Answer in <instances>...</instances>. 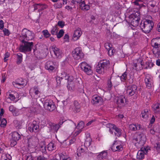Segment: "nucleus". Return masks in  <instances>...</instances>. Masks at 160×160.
<instances>
[{
  "instance_id": "f257e3e1",
  "label": "nucleus",
  "mask_w": 160,
  "mask_h": 160,
  "mask_svg": "<svg viewBox=\"0 0 160 160\" xmlns=\"http://www.w3.org/2000/svg\"><path fill=\"white\" fill-rule=\"evenodd\" d=\"M146 137L143 133L138 132H136L132 139V142L138 148H140L144 145L146 141Z\"/></svg>"
},
{
  "instance_id": "f03ea898",
  "label": "nucleus",
  "mask_w": 160,
  "mask_h": 160,
  "mask_svg": "<svg viewBox=\"0 0 160 160\" xmlns=\"http://www.w3.org/2000/svg\"><path fill=\"white\" fill-rule=\"evenodd\" d=\"M154 26L152 21H141L140 27L143 32L146 33H149Z\"/></svg>"
},
{
  "instance_id": "7ed1b4c3",
  "label": "nucleus",
  "mask_w": 160,
  "mask_h": 160,
  "mask_svg": "<svg viewBox=\"0 0 160 160\" xmlns=\"http://www.w3.org/2000/svg\"><path fill=\"white\" fill-rule=\"evenodd\" d=\"M21 42L22 44L19 47V51L22 52H30L33 46V43L32 42L26 41L24 40H22Z\"/></svg>"
},
{
  "instance_id": "20e7f679",
  "label": "nucleus",
  "mask_w": 160,
  "mask_h": 160,
  "mask_svg": "<svg viewBox=\"0 0 160 160\" xmlns=\"http://www.w3.org/2000/svg\"><path fill=\"white\" fill-rule=\"evenodd\" d=\"M109 61L106 59L100 61L95 68L96 72L99 74L104 73V70L109 66Z\"/></svg>"
},
{
  "instance_id": "39448f33",
  "label": "nucleus",
  "mask_w": 160,
  "mask_h": 160,
  "mask_svg": "<svg viewBox=\"0 0 160 160\" xmlns=\"http://www.w3.org/2000/svg\"><path fill=\"white\" fill-rule=\"evenodd\" d=\"M34 36L33 32L25 28L22 30L20 38L23 39L22 40L29 41L32 40L34 38Z\"/></svg>"
},
{
  "instance_id": "423d86ee",
  "label": "nucleus",
  "mask_w": 160,
  "mask_h": 160,
  "mask_svg": "<svg viewBox=\"0 0 160 160\" xmlns=\"http://www.w3.org/2000/svg\"><path fill=\"white\" fill-rule=\"evenodd\" d=\"M44 108L49 111H52L56 108L54 102L50 99L45 100L43 103Z\"/></svg>"
},
{
  "instance_id": "0eeeda50",
  "label": "nucleus",
  "mask_w": 160,
  "mask_h": 160,
  "mask_svg": "<svg viewBox=\"0 0 160 160\" xmlns=\"http://www.w3.org/2000/svg\"><path fill=\"white\" fill-rule=\"evenodd\" d=\"M150 148L149 147L144 146L141 148V150H139L137 154V158L139 160L144 158V154H147L149 150H150Z\"/></svg>"
},
{
  "instance_id": "6e6552de",
  "label": "nucleus",
  "mask_w": 160,
  "mask_h": 160,
  "mask_svg": "<svg viewBox=\"0 0 160 160\" xmlns=\"http://www.w3.org/2000/svg\"><path fill=\"white\" fill-rule=\"evenodd\" d=\"M126 91L127 95L129 97L136 95L138 93L137 87L134 84L129 85L127 87Z\"/></svg>"
},
{
  "instance_id": "1a4fd4ad",
  "label": "nucleus",
  "mask_w": 160,
  "mask_h": 160,
  "mask_svg": "<svg viewBox=\"0 0 160 160\" xmlns=\"http://www.w3.org/2000/svg\"><path fill=\"white\" fill-rule=\"evenodd\" d=\"M72 55L75 59L79 60L83 57L84 54L79 48H76L72 52Z\"/></svg>"
},
{
  "instance_id": "9d476101",
  "label": "nucleus",
  "mask_w": 160,
  "mask_h": 160,
  "mask_svg": "<svg viewBox=\"0 0 160 160\" xmlns=\"http://www.w3.org/2000/svg\"><path fill=\"white\" fill-rule=\"evenodd\" d=\"M80 67L82 70L88 75H91L92 73V71L91 69V67L85 62H82L81 63Z\"/></svg>"
},
{
  "instance_id": "9b49d317",
  "label": "nucleus",
  "mask_w": 160,
  "mask_h": 160,
  "mask_svg": "<svg viewBox=\"0 0 160 160\" xmlns=\"http://www.w3.org/2000/svg\"><path fill=\"white\" fill-rule=\"evenodd\" d=\"M142 60L140 58L135 60L133 61L132 68L135 70H138L142 69Z\"/></svg>"
},
{
  "instance_id": "f8f14e48",
  "label": "nucleus",
  "mask_w": 160,
  "mask_h": 160,
  "mask_svg": "<svg viewBox=\"0 0 160 160\" xmlns=\"http://www.w3.org/2000/svg\"><path fill=\"white\" fill-rule=\"evenodd\" d=\"M28 126V130L30 132H36L38 131L39 126L36 121H33L32 123L29 124Z\"/></svg>"
},
{
  "instance_id": "ddd939ff",
  "label": "nucleus",
  "mask_w": 160,
  "mask_h": 160,
  "mask_svg": "<svg viewBox=\"0 0 160 160\" xmlns=\"http://www.w3.org/2000/svg\"><path fill=\"white\" fill-rule=\"evenodd\" d=\"M54 62L51 61L47 62L45 64V68L48 70L49 72H52L55 71L56 68V65Z\"/></svg>"
},
{
  "instance_id": "4468645a",
  "label": "nucleus",
  "mask_w": 160,
  "mask_h": 160,
  "mask_svg": "<svg viewBox=\"0 0 160 160\" xmlns=\"http://www.w3.org/2000/svg\"><path fill=\"white\" fill-rule=\"evenodd\" d=\"M51 49L53 51L56 58L60 59L62 58V52L59 48L54 45L52 46Z\"/></svg>"
},
{
  "instance_id": "2eb2a0df",
  "label": "nucleus",
  "mask_w": 160,
  "mask_h": 160,
  "mask_svg": "<svg viewBox=\"0 0 160 160\" xmlns=\"http://www.w3.org/2000/svg\"><path fill=\"white\" fill-rule=\"evenodd\" d=\"M117 102L119 107H124L127 104L125 96L121 95L118 97Z\"/></svg>"
},
{
  "instance_id": "dca6fc26",
  "label": "nucleus",
  "mask_w": 160,
  "mask_h": 160,
  "mask_svg": "<svg viewBox=\"0 0 160 160\" xmlns=\"http://www.w3.org/2000/svg\"><path fill=\"white\" fill-rule=\"evenodd\" d=\"M38 139L34 137L30 138L28 139V146L32 148H35L38 144Z\"/></svg>"
},
{
  "instance_id": "f3484780",
  "label": "nucleus",
  "mask_w": 160,
  "mask_h": 160,
  "mask_svg": "<svg viewBox=\"0 0 160 160\" xmlns=\"http://www.w3.org/2000/svg\"><path fill=\"white\" fill-rule=\"evenodd\" d=\"M12 84L15 87L18 88L22 87L26 84L25 81H24L22 78L17 79L15 82H13Z\"/></svg>"
},
{
  "instance_id": "a211bd4d",
  "label": "nucleus",
  "mask_w": 160,
  "mask_h": 160,
  "mask_svg": "<svg viewBox=\"0 0 160 160\" xmlns=\"http://www.w3.org/2000/svg\"><path fill=\"white\" fill-rule=\"evenodd\" d=\"M91 102L93 105L101 104L102 102V99L101 97L97 95H93L92 97V101Z\"/></svg>"
},
{
  "instance_id": "6ab92c4d",
  "label": "nucleus",
  "mask_w": 160,
  "mask_h": 160,
  "mask_svg": "<svg viewBox=\"0 0 160 160\" xmlns=\"http://www.w3.org/2000/svg\"><path fill=\"white\" fill-rule=\"evenodd\" d=\"M111 149L113 152H120L123 149L122 145L119 144L117 142H115L112 145Z\"/></svg>"
},
{
  "instance_id": "aec40b11",
  "label": "nucleus",
  "mask_w": 160,
  "mask_h": 160,
  "mask_svg": "<svg viewBox=\"0 0 160 160\" xmlns=\"http://www.w3.org/2000/svg\"><path fill=\"white\" fill-rule=\"evenodd\" d=\"M49 126V128H50V130L51 132H57L58 130L59 129L60 126L59 125L55 124L54 123H52L51 122H49L48 123Z\"/></svg>"
},
{
  "instance_id": "412c9836",
  "label": "nucleus",
  "mask_w": 160,
  "mask_h": 160,
  "mask_svg": "<svg viewBox=\"0 0 160 160\" xmlns=\"http://www.w3.org/2000/svg\"><path fill=\"white\" fill-rule=\"evenodd\" d=\"M30 93L31 94V97H32V95H35L36 98H37L39 97L40 95V92L38 90V89L36 87H34L33 88H31L30 90Z\"/></svg>"
},
{
  "instance_id": "4be33fe9",
  "label": "nucleus",
  "mask_w": 160,
  "mask_h": 160,
  "mask_svg": "<svg viewBox=\"0 0 160 160\" xmlns=\"http://www.w3.org/2000/svg\"><path fill=\"white\" fill-rule=\"evenodd\" d=\"M129 128L130 130L133 131H138L142 129L141 125L138 123L130 124L129 126Z\"/></svg>"
},
{
  "instance_id": "5701e85b",
  "label": "nucleus",
  "mask_w": 160,
  "mask_h": 160,
  "mask_svg": "<svg viewBox=\"0 0 160 160\" xmlns=\"http://www.w3.org/2000/svg\"><path fill=\"white\" fill-rule=\"evenodd\" d=\"M146 86L149 88L151 87V84L152 82V79L150 75L147 74L144 79Z\"/></svg>"
},
{
  "instance_id": "b1692460",
  "label": "nucleus",
  "mask_w": 160,
  "mask_h": 160,
  "mask_svg": "<svg viewBox=\"0 0 160 160\" xmlns=\"http://www.w3.org/2000/svg\"><path fill=\"white\" fill-rule=\"evenodd\" d=\"M82 34L81 29L79 28L74 31L72 38L74 40H76L80 37Z\"/></svg>"
},
{
  "instance_id": "393cba45",
  "label": "nucleus",
  "mask_w": 160,
  "mask_h": 160,
  "mask_svg": "<svg viewBox=\"0 0 160 160\" xmlns=\"http://www.w3.org/2000/svg\"><path fill=\"white\" fill-rule=\"evenodd\" d=\"M152 108L153 111L155 113H158L160 112V103H156L152 105Z\"/></svg>"
},
{
  "instance_id": "a878e982",
  "label": "nucleus",
  "mask_w": 160,
  "mask_h": 160,
  "mask_svg": "<svg viewBox=\"0 0 160 160\" xmlns=\"http://www.w3.org/2000/svg\"><path fill=\"white\" fill-rule=\"evenodd\" d=\"M90 7L89 5L88 4H86L84 1H82L80 5V8L82 10L86 11L89 10Z\"/></svg>"
},
{
  "instance_id": "bb28decb",
  "label": "nucleus",
  "mask_w": 160,
  "mask_h": 160,
  "mask_svg": "<svg viewBox=\"0 0 160 160\" xmlns=\"http://www.w3.org/2000/svg\"><path fill=\"white\" fill-rule=\"evenodd\" d=\"M72 80V78L70 79L69 82H68V85L67 86V88L70 90H73L75 88V83Z\"/></svg>"
},
{
  "instance_id": "cd10ccee",
  "label": "nucleus",
  "mask_w": 160,
  "mask_h": 160,
  "mask_svg": "<svg viewBox=\"0 0 160 160\" xmlns=\"http://www.w3.org/2000/svg\"><path fill=\"white\" fill-rule=\"evenodd\" d=\"M12 139L15 140H18L21 138V135L17 132H14L12 133Z\"/></svg>"
},
{
  "instance_id": "c85d7f7f",
  "label": "nucleus",
  "mask_w": 160,
  "mask_h": 160,
  "mask_svg": "<svg viewBox=\"0 0 160 160\" xmlns=\"http://www.w3.org/2000/svg\"><path fill=\"white\" fill-rule=\"evenodd\" d=\"M152 51L155 57L160 58V50L159 48H153Z\"/></svg>"
},
{
  "instance_id": "c756f323",
  "label": "nucleus",
  "mask_w": 160,
  "mask_h": 160,
  "mask_svg": "<svg viewBox=\"0 0 160 160\" xmlns=\"http://www.w3.org/2000/svg\"><path fill=\"white\" fill-rule=\"evenodd\" d=\"M47 148L49 151H52L56 149V145L54 143L51 142L47 145Z\"/></svg>"
},
{
  "instance_id": "7c9ffc66",
  "label": "nucleus",
  "mask_w": 160,
  "mask_h": 160,
  "mask_svg": "<svg viewBox=\"0 0 160 160\" xmlns=\"http://www.w3.org/2000/svg\"><path fill=\"white\" fill-rule=\"evenodd\" d=\"M61 79H65L66 80H68L69 82L70 79L72 77H70L68 74H67L65 72H63L61 73V77H60Z\"/></svg>"
},
{
  "instance_id": "2f4dec72",
  "label": "nucleus",
  "mask_w": 160,
  "mask_h": 160,
  "mask_svg": "<svg viewBox=\"0 0 160 160\" xmlns=\"http://www.w3.org/2000/svg\"><path fill=\"white\" fill-rule=\"evenodd\" d=\"M40 150L43 153H46V149L45 143L43 142H41L40 144Z\"/></svg>"
},
{
  "instance_id": "473e14b6",
  "label": "nucleus",
  "mask_w": 160,
  "mask_h": 160,
  "mask_svg": "<svg viewBox=\"0 0 160 160\" xmlns=\"http://www.w3.org/2000/svg\"><path fill=\"white\" fill-rule=\"evenodd\" d=\"M156 2L155 1H152V2H150L149 3V5L151 6L152 8V12H156V8L157 7V6L156 5Z\"/></svg>"
},
{
  "instance_id": "72a5a7b5",
  "label": "nucleus",
  "mask_w": 160,
  "mask_h": 160,
  "mask_svg": "<svg viewBox=\"0 0 160 160\" xmlns=\"http://www.w3.org/2000/svg\"><path fill=\"white\" fill-rule=\"evenodd\" d=\"M60 160H66L70 158L68 155L65 153H60L59 154Z\"/></svg>"
},
{
  "instance_id": "f704fd0d",
  "label": "nucleus",
  "mask_w": 160,
  "mask_h": 160,
  "mask_svg": "<svg viewBox=\"0 0 160 160\" xmlns=\"http://www.w3.org/2000/svg\"><path fill=\"white\" fill-rule=\"evenodd\" d=\"M96 149L95 147H93L91 146L90 148V150L91 151L93 152H89L88 153V157H92L95 154L97 153V152H95V151Z\"/></svg>"
},
{
  "instance_id": "c9c22d12",
  "label": "nucleus",
  "mask_w": 160,
  "mask_h": 160,
  "mask_svg": "<svg viewBox=\"0 0 160 160\" xmlns=\"http://www.w3.org/2000/svg\"><path fill=\"white\" fill-rule=\"evenodd\" d=\"M92 140V139L90 137V135H89V136L87 137L85 140L84 143V145L86 146V147L89 146L91 145Z\"/></svg>"
},
{
  "instance_id": "e433bc0d",
  "label": "nucleus",
  "mask_w": 160,
  "mask_h": 160,
  "mask_svg": "<svg viewBox=\"0 0 160 160\" xmlns=\"http://www.w3.org/2000/svg\"><path fill=\"white\" fill-rule=\"evenodd\" d=\"M113 129V130H114L116 132V133H115V134L116 136H117L118 137H119L122 134V130L120 128H118L115 125Z\"/></svg>"
},
{
  "instance_id": "4c0bfd02",
  "label": "nucleus",
  "mask_w": 160,
  "mask_h": 160,
  "mask_svg": "<svg viewBox=\"0 0 160 160\" xmlns=\"http://www.w3.org/2000/svg\"><path fill=\"white\" fill-rule=\"evenodd\" d=\"M149 114L148 110L147 109H145L142 112V117L143 118L147 119L148 117Z\"/></svg>"
},
{
  "instance_id": "58836bf2",
  "label": "nucleus",
  "mask_w": 160,
  "mask_h": 160,
  "mask_svg": "<svg viewBox=\"0 0 160 160\" xmlns=\"http://www.w3.org/2000/svg\"><path fill=\"white\" fill-rule=\"evenodd\" d=\"M74 105L75 107L74 109L76 112H79L80 111V106L78 102L76 101H74Z\"/></svg>"
},
{
  "instance_id": "ea45409f",
  "label": "nucleus",
  "mask_w": 160,
  "mask_h": 160,
  "mask_svg": "<svg viewBox=\"0 0 160 160\" xmlns=\"http://www.w3.org/2000/svg\"><path fill=\"white\" fill-rule=\"evenodd\" d=\"M17 56V63L18 64L21 63L22 61V54L20 53H18L16 54Z\"/></svg>"
},
{
  "instance_id": "a19ab883",
  "label": "nucleus",
  "mask_w": 160,
  "mask_h": 160,
  "mask_svg": "<svg viewBox=\"0 0 160 160\" xmlns=\"http://www.w3.org/2000/svg\"><path fill=\"white\" fill-rule=\"evenodd\" d=\"M126 21L127 22V23H128L129 25H130H130L132 26L133 27H136L138 26L139 23V21H131L130 22H129L130 21H129V22H128V21Z\"/></svg>"
},
{
  "instance_id": "79ce46f5",
  "label": "nucleus",
  "mask_w": 160,
  "mask_h": 160,
  "mask_svg": "<svg viewBox=\"0 0 160 160\" xmlns=\"http://www.w3.org/2000/svg\"><path fill=\"white\" fill-rule=\"evenodd\" d=\"M131 17L133 18L135 20H140V18L139 13L138 12H136L135 14L131 15Z\"/></svg>"
},
{
  "instance_id": "37998d69",
  "label": "nucleus",
  "mask_w": 160,
  "mask_h": 160,
  "mask_svg": "<svg viewBox=\"0 0 160 160\" xmlns=\"http://www.w3.org/2000/svg\"><path fill=\"white\" fill-rule=\"evenodd\" d=\"M26 160H34V158L30 153H27L25 155Z\"/></svg>"
},
{
  "instance_id": "c03bdc74",
  "label": "nucleus",
  "mask_w": 160,
  "mask_h": 160,
  "mask_svg": "<svg viewBox=\"0 0 160 160\" xmlns=\"http://www.w3.org/2000/svg\"><path fill=\"white\" fill-rule=\"evenodd\" d=\"M47 7V5L45 4H42L41 3H38V11H41L42 10L46 8Z\"/></svg>"
},
{
  "instance_id": "a18cd8bd",
  "label": "nucleus",
  "mask_w": 160,
  "mask_h": 160,
  "mask_svg": "<svg viewBox=\"0 0 160 160\" xmlns=\"http://www.w3.org/2000/svg\"><path fill=\"white\" fill-rule=\"evenodd\" d=\"M87 149V147L84 145L81 146L78 148V150L79 152L82 153L84 152Z\"/></svg>"
},
{
  "instance_id": "49530a36",
  "label": "nucleus",
  "mask_w": 160,
  "mask_h": 160,
  "mask_svg": "<svg viewBox=\"0 0 160 160\" xmlns=\"http://www.w3.org/2000/svg\"><path fill=\"white\" fill-rule=\"evenodd\" d=\"M84 122L81 121L78 124L77 126V128L78 129H82L84 128Z\"/></svg>"
},
{
  "instance_id": "de8ad7c7",
  "label": "nucleus",
  "mask_w": 160,
  "mask_h": 160,
  "mask_svg": "<svg viewBox=\"0 0 160 160\" xmlns=\"http://www.w3.org/2000/svg\"><path fill=\"white\" fill-rule=\"evenodd\" d=\"M9 111L11 112L13 114V115L14 116H16L17 114L16 113H15L16 112V108L14 107L13 105H11L9 106Z\"/></svg>"
},
{
  "instance_id": "09e8293b",
  "label": "nucleus",
  "mask_w": 160,
  "mask_h": 160,
  "mask_svg": "<svg viewBox=\"0 0 160 160\" xmlns=\"http://www.w3.org/2000/svg\"><path fill=\"white\" fill-rule=\"evenodd\" d=\"M111 78L112 77H110V78L109 79L108 81L107 85L108 90L111 89V88H112V82L111 81Z\"/></svg>"
},
{
  "instance_id": "8fccbe9b",
  "label": "nucleus",
  "mask_w": 160,
  "mask_h": 160,
  "mask_svg": "<svg viewBox=\"0 0 160 160\" xmlns=\"http://www.w3.org/2000/svg\"><path fill=\"white\" fill-rule=\"evenodd\" d=\"M154 148L157 151H160V142H158L156 143L154 145Z\"/></svg>"
},
{
  "instance_id": "3c124183",
  "label": "nucleus",
  "mask_w": 160,
  "mask_h": 160,
  "mask_svg": "<svg viewBox=\"0 0 160 160\" xmlns=\"http://www.w3.org/2000/svg\"><path fill=\"white\" fill-rule=\"evenodd\" d=\"M42 33L44 36L46 38L50 37V34L47 30H43L42 31Z\"/></svg>"
},
{
  "instance_id": "603ef678",
  "label": "nucleus",
  "mask_w": 160,
  "mask_h": 160,
  "mask_svg": "<svg viewBox=\"0 0 160 160\" xmlns=\"http://www.w3.org/2000/svg\"><path fill=\"white\" fill-rule=\"evenodd\" d=\"M151 44L153 48H159L160 47V45H159V44H157L156 43H155V42H154L152 41H151Z\"/></svg>"
},
{
  "instance_id": "864d4df0",
  "label": "nucleus",
  "mask_w": 160,
  "mask_h": 160,
  "mask_svg": "<svg viewBox=\"0 0 160 160\" xmlns=\"http://www.w3.org/2000/svg\"><path fill=\"white\" fill-rule=\"evenodd\" d=\"M104 47L107 50V51H108L109 49L112 47V45L109 42H106L104 44Z\"/></svg>"
},
{
  "instance_id": "5fc2aeb1",
  "label": "nucleus",
  "mask_w": 160,
  "mask_h": 160,
  "mask_svg": "<svg viewBox=\"0 0 160 160\" xmlns=\"http://www.w3.org/2000/svg\"><path fill=\"white\" fill-rule=\"evenodd\" d=\"M108 54L109 56H111L115 53V50L112 47L108 51Z\"/></svg>"
},
{
  "instance_id": "6e6d98bb",
  "label": "nucleus",
  "mask_w": 160,
  "mask_h": 160,
  "mask_svg": "<svg viewBox=\"0 0 160 160\" xmlns=\"http://www.w3.org/2000/svg\"><path fill=\"white\" fill-rule=\"evenodd\" d=\"M64 33V32L62 29L60 30L59 32L57 34V38H61L63 35Z\"/></svg>"
},
{
  "instance_id": "4d7b16f0",
  "label": "nucleus",
  "mask_w": 160,
  "mask_h": 160,
  "mask_svg": "<svg viewBox=\"0 0 160 160\" xmlns=\"http://www.w3.org/2000/svg\"><path fill=\"white\" fill-rule=\"evenodd\" d=\"M127 78V74L126 72H124L120 77V79L122 81H124Z\"/></svg>"
},
{
  "instance_id": "13d9d810",
  "label": "nucleus",
  "mask_w": 160,
  "mask_h": 160,
  "mask_svg": "<svg viewBox=\"0 0 160 160\" xmlns=\"http://www.w3.org/2000/svg\"><path fill=\"white\" fill-rule=\"evenodd\" d=\"M0 126L2 127H4L6 125L7 121L4 118L2 119Z\"/></svg>"
},
{
  "instance_id": "bf43d9fd",
  "label": "nucleus",
  "mask_w": 160,
  "mask_h": 160,
  "mask_svg": "<svg viewBox=\"0 0 160 160\" xmlns=\"http://www.w3.org/2000/svg\"><path fill=\"white\" fill-rule=\"evenodd\" d=\"M58 31V30H57V28L54 27L51 30V34L53 35H55L57 34Z\"/></svg>"
},
{
  "instance_id": "052dcab7",
  "label": "nucleus",
  "mask_w": 160,
  "mask_h": 160,
  "mask_svg": "<svg viewBox=\"0 0 160 160\" xmlns=\"http://www.w3.org/2000/svg\"><path fill=\"white\" fill-rule=\"evenodd\" d=\"M151 41L156 43L157 44L160 45V38H153Z\"/></svg>"
},
{
  "instance_id": "680f3d73",
  "label": "nucleus",
  "mask_w": 160,
  "mask_h": 160,
  "mask_svg": "<svg viewBox=\"0 0 160 160\" xmlns=\"http://www.w3.org/2000/svg\"><path fill=\"white\" fill-rule=\"evenodd\" d=\"M10 55V53L8 52H6L4 54L5 57L4 58V62H6L8 60V58Z\"/></svg>"
},
{
  "instance_id": "e2e57ef3",
  "label": "nucleus",
  "mask_w": 160,
  "mask_h": 160,
  "mask_svg": "<svg viewBox=\"0 0 160 160\" xmlns=\"http://www.w3.org/2000/svg\"><path fill=\"white\" fill-rule=\"evenodd\" d=\"M17 140L12 139L11 140L10 146L11 147H13L16 145L17 143Z\"/></svg>"
},
{
  "instance_id": "0e129e2a",
  "label": "nucleus",
  "mask_w": 160,
  "mask_h": 160,
  "mask_svg": "<svg viewBox=\"0 0 160 160\" xmlns=\"http://www.w3.org/2000/svg\"><path fill=\"white\" fill-rule=\"evenodd\" d=\"M58 25L61 28H62L64 26V23L62 21H59L58 23Z\"/></svg>"
},
{
  "instance_id": "69168bd1",
  "label": "nucleus",
  "mask_w": 160,
  "mask_h": 160,
  "mask_svg": "<svg viewBox=\"0 0 160 160\" xmlns=\"http://www.w3.org/2000/svg\"><path fill=\"white\" fill-rule=\"evenodd\" d=\"M115 126L114 124H112L110 123H108L106 125V127L107 128H109V129H110V128L113 129Z\"/></svg>"
},
{
  "instance_id": "338daca9",
  "label": "nucleus",
  "mask_w": 160,
  "mask_h": 160,
  "mask_svg": "<svg viewBox=\"0 0 160 160\" xmlns=\"http://www.w3.org/2000/svg\"><path fill=\"white\" fill-rule=\"evenodd\" d=\"M120 5L119 2H116L114 3V7L116 9H118L120 8Z\"/></svg>"
},
{
  "instance_id": "774afa93",
  "label": "nucleus",
  "mask_w": 160,
  "mask_h": 160,
  "mask_svg": "<svg viewBox=\"0 0 160 160\" xmlns=\"http://www.w3.org/2000/svg\"><path fill=\"white\" fill-rule=\"evenodd\" d=\"M3 32L4 33V34L5 35L8 36L10 34L9 31L6 29V28H4L3 30Z\"/></svg>"
}]
</instances>
